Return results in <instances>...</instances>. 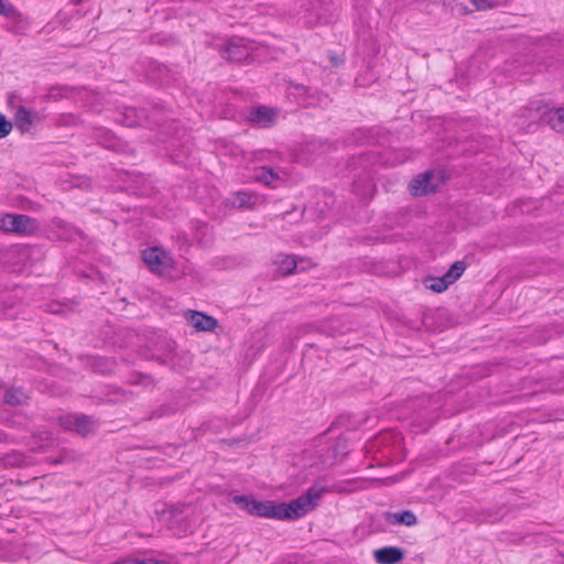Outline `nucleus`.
Here are the masks:
<instances>
[{"mask_svg":"<svg viewBox=\"0 0 564 564\" xmlns=\"http://www.w3.org/2000/svg\"><path fill=\"white\" fill-rule=\"evenodd\" d=\"M59 425L67 431H74L87 436L94 433L98 426L96 420L85 414H66L58 419Z\"/></svg>","mask_w":564,"mask_h":564,"instance_id":"nucleus-5","label":"nucleus"},{"mask_svg":"<svg viewBox=\"0 0 564 564\" xmlns=\"http://www.w3.org/2000/svg\"><path fill=\"white\" fill-rule=\"evenodd\" d=\"M83 0H74L75 3H79L82 2Z\"/></svg>","mask_w":564,"mask_h":564,"instance_id":"nucleus-28","label":"nucleus"},{"mask_svg":"<svg viewBox=\"0 0 564 564\" xmlns=\"http://www.w3.org/2000/svg\"><path fill=\"white\" fill-rule=\"evenodd\" d=\"M252 45L249 41L241 37H234L228 41L223 56L229 61L241 62L252 57Z\"/></svg>","mask_w":564,"mask_h":564,"instance_id":"nucleus-6","label":"nucleus"},{"mask_svg":"<svg viewBox=\"0 0 564 564\" xmlns=\"http://www.w3.org/2000/svg\"><path fill=\"white\" fill-rule=\"evenodd\" d=\"M9 464H17V465H20L23 463L21 456H18V459H15L14 462H8Z\"/></svg>","mask_w":564,"mask_h":564,"instance_id":"nucleus-24","label":"nucleus"},{"mask_svg":"<svg viewBox=\"0 0 564 564\" xmlns=\"http://www.w3.org/2000/svg\"><path fill=\"white\" fill-rule=\"evenodd\" d=\"M232 501L249 514L281 520L280 503L259 501L250 496H235Z\"/></svg>","mask_w":564,"mask_h":564,"instance_id":"nucleus-2","label":"nucleus"},{"mask_svg":"<svg viewBox=\"0 0 564 564\" xmlns=\"http://www.w3.org/2000/svg\"><path fill=\"white\" fill-rule=\"evenodd\" d=\"M252 196L247 192L234 193L227 198V205L234 208H242L250 204Z\"/></svg>","mask_w":564,"mask_h":564,"instance_id":"nucleus-17","label":"nucleus"},{"mask_svg":"<svg viewBox=\"0 0 564 564\" xmlns=\"http://www.w3.org/2000/svg\"><path fill=\"white\" fill-rule=\"evenodd\" d=\"M536 111H542V107L536 106Z\"/></svg>","mask_w":564,"mask_h":564,"instance_id":"nucleus-27","label":"nucleus"},{"mask_svg":"<svg viewBox=\"0 0 564 564\" xmlns=\"http://www.w3.org/2000/svg\"><path fill=\"white\" fill-rule=\"evenodd\" d=\"M303 262L304 259L296 260L292 256H284L278 264V270L282 274H292L294 272H297L299 270L305 269L304 265H302L301 269H299L300 264H302Z\"/></svg>","mask_w":564,"mask_h":564,"instance_id":"nucleus-15","label":"nucleus"},{"mask_svg":"<svg viewBox=\"0 0 564 564\" xmlns=\"http://www.w3.org/2000/svg\"><path fill=\"white\" fill-rule=\"evenodd\" d=\"M375 560L379 564H397L403 558V551L394 546H386L375 551Z\"/></svg>","mask_w":564,"mask_h":564,"instance_id":"nucleus-8","label":"nucleus"},{"mask_svg":"<svg viewBox=\"0 0 564 564\" xmlns=\"http://www.w3.org/2000/svg\"><path fill=\"white\" fill-rule=\"evenodd\" d=\"M276 117L275 111L269 107H258L250 112V120L261 128L271 126Z\"/></svg>","mask_w":564,"mask_h":564,"instance_id":"nucleus-10","label":"nucleus"},{"mask_svg":"<svg viewBox=\"0 0 564 564\" xmlns=\"http://www.w3.org/2000/svg\"><path fill=\"white\" fill-rule=\"evenodd\" d=\"M253 178L267 186L275 187L274 182H276L280 177L274 170L261 166L254 170Z\"/></svg>","mask_w":564,"mask_h":564,"instance_id":"nucleus-14","label":"nucleus"},{"mask_svg":"<svg viewBox=\"0 0 564 564\" xmlns=\"http://www.w3.org/2000/svg\"><path fill=\"white\" fill-rule=\"evenodd\" d=\"M26 393L17 388H8L3 394V400L7 404L10 405H21L24 404L28 400Z\"/></svg>","mask_w":564,"mask_h":564,"instance_id":"nucleus-16","label":"nucleus"},{"mask_svg":"<svg viewBox=\"0 0 564 564\" xmlns=\"http://www.w3.org/2000/svg\"><path fill=\"white\" fill-rule=\"evenodd\" d=\"M386 519L391 524H404L406 527L415 525L417 522L416 516L409 510L401 512H389L387 513Z\"/></svg>","mask_w":564,"mask_h":564,"instance_id":"nucleus-13","label":"nucleus"},{"mask_svg":"<svg viewBox=\"0 0 564 564\" xmlns=\"http://www.w3.org/2000/svg\"><path fill=\"white\" fill-rule=\"evenodd\" d=\"M465 270H466L465 262L456 261L455 263L452 264L449 270L445 273L446 279L449 281L451 284H453L462 276V274L464 273Z\"/></svg>","mask_w":564,"mask_h":564,"instance_id":"nucleus-19","label":"nucleus"},{"mask_svg":"<svg viewBox=\"0 0 564 564\" xmlns=\"http://www.w3.org/2000/svg\"><path fill=\"white\" fill-rule=\"evenodd\" d=\"M188 321L194 328L202 332H210L217 325V321L214 317L199 312H191Z\"/></svg>","mask_w":564,"mask_h":564,"instance_id":"nucleus-11","label":"nucleus"},{"mask_svg":"<svg viewBox=\"0 0 564 564\" xmlns=\"http://www.w3.org/2000/svg\"><path fill=\"white\" fill-rule=\"evenodd\" d=\"M0 14L11 20H17L20 18L18 10L8 0H0Z\"/></svg>","mask_w":564,"mask_h":564,"instance_id":"nucleus-20","label":"nucleus"},{"mask_svg":"<svg viewBox=\"0 0 564 564\" xmlns=\"http://www.w3.org/2000/svg\"><path fill=\"white\" fill-rule=\"evenodd\" d=\"M36 120H39L36 112L23 106H17L14 113V124L21 133L29 132Z\"/></svg>","mask_w":564,"mask_h":564,"instance_id":"nucleus-7","label":"nucleus"},{"mask_svg":"<svg viewBox=\"0 0 564 564\" xmlns=\"http://www.w3.org/2000/svg\"><path fill=\"white\" fill-rule=\"evenodd\" d=\"M9 105L12 107L13 106V97H10L9 99Z\"/></svg>","mask_w":564,"mask_h":564,"instance_id":"nucleus-25","label":"nucleus"},{"mask_svg":"<svg viewBox=\"0 0 564 564\" xmlns=\"http://www.w3.org/2000/svg\"><path fill=\"white\" fill-rule=\"evenodd\" d=\"M449 285L451 283L445 274L441 278L430 276L425 280V286L436 293L445 291Z\"/></svg>","mask_w":564,"mask_h":564,"instance_id":"nucleus-18","label":"nucleus"},{"mask_svg":"<svg viewBox=\"0 0 564 564\" xmlns=\"http://www.w3.org/2000/svg\"><path fill=\"white\" fill-rule=\"evenodd\" d=\"M142 258L148 268L155 274L167 275L174 270L173 258L162 248H148L142 252Z\"/></svg>","mask_w":564,"mask_h":564,"instance_id":"nucleus-4","label":"nucleus"},{"mask_svg":"<svg viewBox=\"0 0 564 564\" xmlns=\"http://www.w3.org/2000/svg\"><path fill=\"white\" fill-rule=\"evenodd\" d=\"M0 228L8 234L31 236L39 230V224L28 215L6 214L0 219Z\"/></svg>","mask_w":564,"mask_h":564,"instance_id":"nucleus-3","label":"nucleus"},{"mask_svg":"<svg viewBox=\"0 0 564 564\" xmlns=\"http://www.w3.org/2000/svg\"><path fill=\"white\" fill-rule=\"evenodd\" d=\"M68 459H69L68 452L64 451V452L61 454L59 458H57V459L53 460V463H54V464H58V463L66 462V460H68Z\"/></svg>","mask_w":564,"mask_h":564,"instance_id":"nucleus-23","label":"nucleus"},{"mask_svg":"<svg viewBox=\"0 0 564 564\" xmlns=\"http://www.w3.org/2000/svg\"><path fill=\"white\" fill-rule=\"evenodd\" d=\"M13 124L7 120L6 116L0 113V139L6 138L12 131Z\"/></svg>","mask_w":564,"mask_h":564,"instance_id":"nucleus-21","label":"nucleus"},{"mask_svg":"<svg viewBox=\"0 0 564 564\" xmlns=\"http://www.w3.org/2000/svg\"><path fill=\"white\" fill-rule=\"evenodd\" d=\"M542 117L553 130L564 132V108L542 111Z\"/></svg>","mask_w":564,"mask_h":564,"instance_id":"nucleus-12","label":"nucleus"},{"mask_svg":"<svg viewBox=\"0 0 564 564\" xmlns=\"http://www.w3.org/2000/svg\"><path fill=\"white\" fill-rule=\"evenodd\" d=\"M324 492L325 489L323 487L314 485L299 498L288 503H280L281 520H295L305 516L317 506Z\"/></svg>","mask_w":564,"mask_h":564,"instance_id":"nucleus-1","label":"nucleus"},{"mask_svg":"<svg viewBox=\"0 0 564 564\" xmlns=\"http://www.w3.org/2000/svg\"><path fill=\"white\" fill-rule=\"evenodd\" d=\"M44 448H45V447H44V446H42V445L37 446V449H40V451H44Z\"/></svg>","mask_w":564,"mask_h":564,"instance_id":"nucleus-26","label":"nucleus"},{"mask_svg":"<svg viewBox=\"0 0 564 564\" xmlns=\"http://www.w3.org/2000/svg\"><path fill=\"white\" fill-rule=\"evenodd\" d=\"M432 173L425 172L417 175L409 185L410 193L414 196H421L434 191L431 184Z\"/></svg>","mask_w":564,"mask_h":564,"instance_id":"nucleus-9","label":"nucleus"},{"mask_svg":"<svg viewBox=\"0 0 564 564\" xmlns=\"http://www.w3.org/2000/svg\"><path fill=\"white\" fill-rule=\"evenodd\" d=\"M477 10H485L490 7L488 0H471Z\"/></svg>","mask_w":564,"mask_h":564,"instance_id":"nucleus-22","label":"nucleus"}]
</instances>
